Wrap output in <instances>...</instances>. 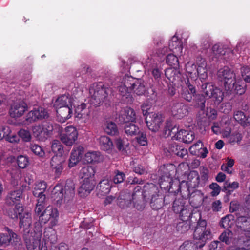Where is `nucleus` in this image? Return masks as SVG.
Wrapping results in <instances>:
<instances>
[{"label":"nucleus","instance_id":"nucleus-33","mask_svg":"<svg viewBox=\"0 0 250 250\" xmlns=\"http://www.w3.org/2000/svg\"><path fill=\"white\" fill-rule=\"evenodd\" d=\"M75 114L76 118L79 119H83L84 121L85 122L89 118L90 110L89 108L87 107V104H86L83 103L76 107L75 110Z\"/></svg>","mask_w":250,"mask_h":250},{"label":"nucleus","instance_id":"nucleus-16","mask_svg":"<svg viewBox=\"0 0 250 250\" xmlns=\"http://www.w3.org/2000/svg\"><path fill=\"white\" fill-rule=\"evenodd\" d=\"M65 160L61 156L54 155L50 160V167L54 173L55 178H59L64 169Z\"/></svg>","mask_w":250,"mask_h":250},{"label":"nucleus","instance_id":"nucleus-15","mask_svg":"<svg viewBox=\"0 0 250 250\" xmlns=\"http://www.w3.org/2000/svg\"><path fill=\"white\" fill-rule=\"evenodd\" d=\"M149 192L147 196H151L150 205L154 210L160 209L163 206V195L159 194L157 187L154 185H149Z\"/></svg>","mask_w":250,"mask_h":250},{"label":"nucleus","instance_id":"nucleus-39","mask_svg":"<svg viewBox=\"0 0 250 250\" xmlns=\"http://www.w3.org/2000/svg\"><path fill=\"white\" fill-rule=\"evenodd\" d=\"M185 181H183L182 182H180L177 180H173L170 185V187L168 188V192L171 193L174 195H176L179 192H180L181 196H182V192L184 190H185V186L184 185Z\"/></svg>","mask_w":250,"mask_h":250},{"label":"nucleus","instance_id":"nucleus-40","mask_svg":"<svg viewBox=\"0 0 250 250\" xmlns=\"http://www.w3.org/2000/svg\"><path fill=\"white\" fill-rule=\"evenodd\" d=\"M233 117L236 121L243 126L250 125V115L246 116L243 112L237 111L234 112Z\"/></svg>","mask_w":250,"mask_h":250},{"label":"nucleus","instance_id":"nucleus-14","mask_svg":"<svg viewBox=\"0 0 250 250\" xmlns=\"http://www.w3.org/2000/svg\"><path fill=\"white\" fill-rule=\"evenodd\" d=\"M182 91L181 96L186 101L191 102L194 97L196 90L195 86L192 84L188 77L181 80Z\"/></svg>","mask_w":250,"mask_h":250},{"label":"nucleus","instance_id":"nucleus-36","mask_svg":"<svg viewBox=\"0 0 250 250\" xmlns=\"http://www.w3.org/2000/svg\"><path fill=\"white\" fill-rule=\"evenodd\" d=\"M6 229L8 232V234L4 233L0 234V246L8 245L13 239L14 240L16 239V241H18V235L12 230H10L8 227Z\"/></svg>","mask_w":250,"mask_h":250},{"label":"nucleus","instance_id":"nucleus-24","mask_svg":"<svg viewBox=\"0 0 250 250\" xmlns=\"http://www.w3.org/2000/svg\"><path fill=\"white\" fill-rule=\"evenodd\" d=\"M184 198H189L190 205L194 208H198L203 204L204 195L200 190L195 189L192 190L191 193H189L188 197Z\"/></svg>","mask_w":250,"mask_h":250},{"label":"nucleus","instance_id":"nucleus-52","mask_svg":"<svg viewBox=\"0 0 250 250\" xmlns=\"http://www.w3.org/2000/svg\"><path fill=\"white\" fill-rule=\"evenodd\" d=\"M165 75L170 81L174 83L179 79L181 74L177 70L171 68L165 70Z\"/></svg>","mask_w":250,"mask_h":250},{"label":"nucleus","instance_id":"nucleus-57","mask_svg":"<svg viewBox=\"0 0 250 250\" xmlns=\"http://www.w3.org/2000/svg\"><path fill=\"white\" fill-rule=\"evenodd\" d=\"M29 148L35 155L40 157H42L44 156L45 152L44 150L38 144L31 143Z\"/></svg>","mask_w":250,"mask_h":250},{"label":"nucleus","instance_id":"nucleus-32","mask_svg":"<svg viewBox=\"0 0 250 250\" xmlns=\"http://www.w3.org/2000/svg\"><path fill=\"white\" fill-rule=\"evenodd\" d=\"M136 115L134 110L128 107H126L119 116L121 122L128 123L135 122Z\"/></svg>","mask_w":250,"mask_h":250},{"label":"nucleus","instance_id":"nucleus-22","mask_svg":"<svg viewBox=\"0 0 250 250\" xmlns=\"http://www.w3.org/2000/svg\"><path fill=\"white\" fill-rule=\"evenodd\" d=\"M47 183L44 181L36 182L32 188V193L37 199H46V195L44 194L47 188Z\"/></svg>","mask_w":250,"mask_h":250},{"label":"nucleus","instance_id":"nucleus-59","mask_svg":"<svg viewBox=\"0 0 250 250\" xmlns=\"http://www.w3.org/2000/svg\"><path fill=\"white\" fill-rule=\"evenodd\" d=\"M166 62L173 68L179 66V61L177 57L173 54H169L166 57Z\"/></svg>","mask_w":250,"mask_h":250},{"label":"nucleus","instance_id":"nucleus-47","mask_svg":"<svg viewBox=\"0 0 250 250\" xmlns=\"http://www.w3.org/2000/svg\"><path fill=\"white\" fill-rule=\"evenodd\" d=\"M247 85L243 83L242 82H236L235 80V83H234V88L232 90H226L228 93L229 94L234 90V91L237 94L240 95L244 94L246 90Z\"/></svg>","mask_w":250,"mask_h":250},{"label":"nucleus","instance_id":"nucleus-43","mask_svg":"<svg viewBox=\"0 0 250 250\" xmlns=\"http://www.w3.org/2000/svg\"><path fill=\"white\" fill-rule=\"evenodd\" d=\"M62 142L58 140H54L51 143V149L55 155L62 156L64 153L63 146Z\"/></svg>","mask_w":250,"mask_h":250},{"label":"nucleus","instance_id":"nucleus-13","mask_svg":"<svg viewBox=\"0 0 250 250\" xmlns=\"http://www.w3.org/2000/svg\"><path fill=\"white\" fill-rule=\"evenodd\" d=\"M78 133L76 128L71 125L65 127L64 132L60 134V139L62 143L71 146L77 140Z\"/></svg>","mask_w":250,"mask_h":250},{"label":"nucleus","instance_id":"nucleus-37","mask_svg":"<svg viewBox=\"0 0 250 250\" xmlns=\"http://www.w3.org/2000/svg\"><path fill=\"white\" fill-rule=\"evenodd\" d=\"M58 117H60L62 122H65L72 117L73 109L72 105L63 106L56 110Z\"/></svg>","mask_w":250,"mask_h":250},{"label":"nucleus","instance_id":"nucleus-60","mask_svg":"<svg viewBox=\"0 0 250 250\" xmlns=\"http://www.w3.org/2000/svg\"><path fill=\"white\" fill-rule=\"evenodd\" d=\"M185 207L183 199H175L173 202V210L175 213H179Z\"/></svg>","mask_w":250,"mask_h":250},{"label":"nucleus","instance_id":"nucleus-27","mask_svg":"<svg viewBox=\"0 0 250 250\" xmlns=\"http://www.w3.org/2000/svg\"><path fill=\"white\" fill-rule=\"evenodd\" d=\"M83 179L82 185L78 189V193L81 197H84L89 194L94 188L96 184L94 179Z\"/></svg>","mask_w":250,"mask_h":250},{"label":"nucleus","instance_id":"nucleus-31","mask_svg":"<svg viewBox=\"0 0 250 250\" xmlns=\"http://www.w3.org/2000/svg\"><path fill=\"white\" fill-rule=\"evenodd\" d=\"M23 190L19 189L9 193L5 199V203L7 205L11 206L16 204L17 202L20 201L22 198Z\"/></svg>","mask_w":250,"mask_h":250},{"label":"nucleus","instance_id":"nucleus-62","mask_svg":"<svg viewBox=\"0 0 250 250\" xmlns=\"http://www.w3.org/2000/svg\"><path fill=\"white\" fill-rule=\"evenodd\" d=\"M114 174L115 175L113 178L112 181L114 184H120L124 181L125 178V175L123 172L116 170L114 171Z\"/></svg>","mask_w":250,"mask_h":250},{"label":"nucleus","instance_id":"nucleus-51","mask_svg":"<svg viewBox=\"0 0 250 250\" xmlns=\"http://www.w3.org/2000/svg\"><path fill=\"white\" fill-rule=\"evenodd\" d=\"M68 103H70V99L65 95L59 97L54 103V106L56 110L63 106H70Z\"/></svg>","mask_w":250,"mask_h":250},{"label":"nucleus","instance_id":"nucleus-6","mask_svg":"<svg viewBox=\"0 0 250 250\" xmlns=\"http://www.w3.org/2000/svg\"><path fill=\"white\" fill-rule=\"evenodd\" d=\"M54 127L49 122L43 121L41 124L33 126L32 128L33 135L37 140L45 141L53 134Z\"/></svg>","mask_w":250,"mask_h":250},{"label":"nucleus","instance_id":"nucleus-18","mask_svg":"<svg viewBox=\"0 0 250 250\" xmlns=\"http://www.w3.org/2000/svg\"><path fill=\"white\" fill-rule=\"evenodd\" d=\"M170 107L172 115L178 119L184 117L188 113L187 105L177 100L172 101Z\"/></svg>","mask_w":250,"mask_h":250},{"label":"nucleus","instance_id":"nucleus-9","mask_svg":"<svg viewBox=\"0 0 250 250\" xmlns=\"http://www.w3.org/2000/svg\"><path fill=\"white\" fill-rule=\"evenodd\" d=\"M217 75L219 80L224 82L226 90L233 89L235 80V75L233 71L228 67H224L218 71Z\"/></svg>","mask_w":250,"mask_h":250},{"label":"nucleus","instance_id":"nucleus-21","mask_svg":"<svg viewBox=\"0 0 250 250\" xmlns=\"http://www.w3.org/2000/svg\"><path fill=\"white\" fill-rule=\"evenodd\" d=\"M150 120H148V115L146 118V125L149 130L152 132H156L160 127V125L163 122V117L161 114L152 113L150 115Z\"/></svg>","mask_w":250,"mask_h":250},{"label":"nucleus","instance_id":"nucleus-42","mask_svg":"<svg viewBox=\"0 0 250 250\" xmlns=\"http://www.w3.org/2000/svg\"><path fill=\"white\" fill-rule=\"evenodd\" d=\"M202 247L199 246V243L194 239L193 241H186L180 247L179 250H197Z\"/></svg>","mask_w":250,"mask_h":250},{"label":"nucleus","instance_id":"nucleus-19","mask_svg":"<svg viewBox=\"0 0 250 250\" xmlns=\"http://www.w3.org/2000/svg\"><path fill=\"white\" fill-rule=\"evenodd\" d=\"M48 117L46 110L42 107H39L30 111L26 116V121L32 123L38 120H42Z\"/></svg>","mask_w":250,"mask_h":250},{"label":"nucleus","instance_id":"nucleus-58","mask_svg":"<svg viewBox=\"0 0 250 250\" xmlns=\"http://www.w3.org/2000/svg\"><path fill=\"white\" fill-rule=\"evenodd\" d=\"M190 228V222L186 221H182L177 224L176 230L181 233H184Z\"/></svg>","mask_w":250,"mask_h":250},{"label":"nucleus","instance_id":"nucleus-3","mask_svg":"<svg viewBox=\"0 0 250 250\" xmlns=\"http://www.w3.org/2000/svg\"><path fill=\"white\" fill-rule=\"evenodd\" d=\"M199 218L193 236L194 239L199 244V246L203 247L207 240H211L212 238L210 228H207V222L204 219H201L200 213H197Z\"/></svg>","mask_w":250,"mask_h":250},{"label":"nucleus","instance_id":"nucleus-10","mask_svg":"<svg viewBox=\"0 0 250 250\" xmlns=\"http://www.w3.org/2000/svg\"><path fill=\"white\" fill-rule=\"evenodd\" d=\"M185 190L182 192V197L186 198L189 195V193L192 189L201 186L200 178L198 172L195 170L191 171L188 175V179L185 181Z\"/></svg>","mask_w":250,"mask_h":250},{"label":"nucleus","instance_id":"nucleus-5","mask_svg":"<svg viewBox=\"0 0 250 250\" xmlns=\"http://www.w3.org/2000/svg\"><path fill=\"white\" fill-rule=\"evenodd\" d=\"M172 134H174L172 138L185 144L191 143L195 138L194 133L192 131L184 129L178 131V128L175 126L171 127L167 125L165 128V135L168 137Z\"/></svg>","mask_w":250,"mask_h":250},{"label":"nucleus","instance_id":"nucleus-26","mask_svg":"<svg viewBox=\"0 0 250 250\" xmlns=\"http://www.w3.org/2000/svg\"><path fill=\"white\" fill-rule=\"evenodd\" d=\"M84 153V148L82 146H74L69 160L68 166L72 167L76 165L82 158Z\"/></svg>","mask_w":250,"mask_h":250},{"label":"nucleus","instance_id":"nucleus-11","mask_svg":"<svg viewBox=\"0 0 250 250\" xmlns=\"http://www.w3.org/2000/svg\"><path fill=\"white\" fill-rule=\"evenodd\" d=\"M111 90L106 86L104 85L102 82L94 84L92 87L89 90L92 98L96 100V102L100 104L103 102L108 95Z\"/></svg>","mask_w":250,"mask_h":250},{"label":"nucleus","instance_id":"nucleus-1","mask_svg":"<svg viewBox=\"0 0 250 250\" xmlns=\"http://www.w3.org/2000/svg\"><path fill=\"white\" fill-rule=\"evenodd\" d=\"M118 88L119 94L122 97L123 100L127 103L132 101V92L137 95H142L146 92V87L143 80L128 75L125 76Z\"/></svg>","mask_w":250,"mask_h":250},{"label":"nucleus","instance_id":"nucleus-2","mask_svg":"<svg viewBox=\"0 0 250 250\" xmlns=\"http://www.w3.org/2000/svg\"><path fill=\"white\" fill-rule=\"evenodd\" d=\"M201 88L205 95L208 98L207 105L217 107L222 102L224 94L220 88L216 87L212 83H205L202 84Z\"/></svg>","mask_w":250,"mask_h":250},{"label":"nucleus","instance_id":"nucleus-55","mask_svg":"<svg viewBox=\"0 0 250 250\" xmlns=\"http://www.w3.org/2000/svg\"><path fill=\"white\" fill-rule=\"evenodd\" d=\"M125 138L118 137L115 140V146L119 151H126L128 143Z\"/></svg>","mask_w":250,"mask_h":250},{"label":"nucleus","instance_id":"nucleus-61","mask_svg":"<svg viewBox=\"0 0 250 250\" xmlns=\"http://www.w3.org/2000/svg\"><path fill=\"white\" fill-rule=\"evenodd\" d=\"M242 139V134L238 132H235L229 135L228 141L229 144L234 145L235 143H240Z\"/></svg>","mask_w":250,"mask_h":250},{"label":"nucleus","instance_id":"nucleus-63","mask_svg":"<svg viewBox=\"0 0 250 250\" xmlns=\"http://www.w3.org/2000/svg\"><path fill=\"white\" fill-rule=\"evenodd\" d=\"M17 163L18 167L21 168H25L29 163L28 158L24 156L20 155L18 157Z\"/></svg>","mask_w":250,"mask_h":250},{"label":"nucleus","instance_id":"nucleus-8","mask_svg":"<svg viewBox=\"0 0 250 250\" xmlns=\"http://www.w3.org/2000/svg\"><path fill=\"white\" fill-rule=\"evenodd\" d=\"M160 170L163 172V175L159 180L160 186L161 188L168 191L173 180L172 176L176 171V167L172 164H167L161 167Z\"/></svg>","mask_w":250,"mask_h":250},{"label":"nucleus","instance_id":"nucleus-30","mask_svg":"<svg viewBox=\"0 0 250 250\" xmlns=\"http://www.w3.org/2000/svg\"><path fill=\"white\" fill-rule=\"evenodd\" d=\"M183 42L176 35L173 36L169 42V49L173 53L181 55L183 50Z\"/></svg>","mask_w":250,"mask_h":250},{"label":"nucleus","instance_id":"nucleus-49","mask_svg":"<svg viewBox=\"0 0 250 250\" xmlns=\"http://www.w3.org/2000/svg\"><path fill=\"white\" fill-rule=\"evenodd\" d=\"M245 210V207L243 208L237 201H232L230 203L229 211L231 213L236 212V214L238 216L241 214H243Z\"/></svg>","mask_w":250,"mask_h":250},{"label":"nucleus","instance_id":"nucleus-50","mask_svg":"<svg viewBox=\"0 0 250 250\" xmlns=\"http://www.w3.org/2000/svg\"><path fill=\"white\" fill-rule=\"evenodd\" d=\"M235 245L239 246L236 247L233 250H250V238L243 236L241 238V241Z\"/></svg>","mask_w":250,"mask_h":250},{"label":"nucleus","instance_id":"nucleus-56","mask_svg":"<svg viewBox=\"0 0 250 250\" xmlns=\"http://www.w3.org/2000/svg\"><path fill=\"white\" fill-rule=\"evenodd\" d=\"M46 199H37V204L35 208V213L36 216H38L39 219L42 216V214L44 210L45 207V202Z\"/></svg>","mask_w":250,"mask_h":250},{"label":"nucleus","instance_id":"nucleus-34","mask_svg":"<svg viewBox=\"0 0 250 250\" xmlns=\"http://www.w3.org/2000/svg\"><path fill=\"white\" fill-rule=\"evenodd\" d=\"M112 181L108 178H104L99 183L97 188L98 194L100 196H105L108 194L111 190Z\"/></svg>","mask_w":250,"mask_h":250},{"label":"nucleus","instance_id":"nucleus-38","mask_svg":"<svg viewBox=\"0 0 250 250\" xmlns=\"http://www.w3.org/2000/svg\"><path fill=\"white\" fill-rule=\"evenodd\" d=\"M95 173V167L87 165L81 168L79 175L81 179H94Z\"/></svg>","mask_w":250,"mask_h":250},{"label":"nucleus","instance_id":"nucleus-20","mask_svg":"<svg viewBox=\"0 0 250 250\" xmlns=\"http://www.w3.org/2000/svg\"><path fill=\"white\" fill-rule=\"evenodd\" d=\"M32 224V218L30 213L23 211L20 217L19 227L23 235L29 233L30 227Z\"/></svg>","mask_w":250,"mask_h":250},{"label":"nucleus","instance_id":"nucleus-54","mask_svg":"<svg viewBox=\"0 0 250 250\" xmlns=\"http://www.w3.org/2000/svg\"><path fill=\"white\" fill-rule=\"evenodd\" d=\"M179 213L181 221L188 222L192 218L193 214L192 209L190 208L187 207H185Z\"/></svg>","mask_w":250,"mask_h":250},{"label":"nucleus","instance_id":"nucleus-46","mask_svg":"<svg viewBox=\"0 0 250 250\" xmlns=\"http://www.w3.org/2000/svg\"><path fill=\"white\" fill-rule=\"evenodd\" d=\"M104 130L107 134L114 136L118 133V129L116 124L112 122H106L104 124Z\"/></svg>","mask_w":250,"mask_h":250},{"label":"nucleus","instance_id":"nucleus-4","mask_svg":"<svg viewBox=\"0 0 250 250\" xmlns=\"http://www.w3.org/2000/svg\"><path fill=\"white\" fill-rule=\"evenodd\" d=\"M145 197L140 194L138 196H131L129 193H127L119 196L118 204L122 208L133 207L138 210H142L145 208Z\"/></svg>","mask_w":250,"mask_h":250},{"label":"nucleus","instance_id":"nucleus-17","mask_svg":"<svg viewBox=\"0 0 250 250\" xmlns=\"http://www.w3.org/2000/svg\"><path fill=\"white\" fill-rule=\"evenodd\" d=\"M236 226L245 232V236L250 235V213L244 210L243 214L238 215L236 219Z\"/></svg>","mask_w":250,"mask_h":250},{"label":"nucleus","instance_id":"nucleus-28","mask_svg":"<svg viewBox=\"0 0 250 250\" xmlns=\"http://www.w3.org/2000/svg\"><path fill=\"white\" fill-rule=\"evenodd\" d=\"M99 144L101 150L108 154H111L114 149V144L110 137L103 135L98 139Z\"/></svg>","mask_w":250,"mask_h":250},{"label":"nucleus","instance_id":"nucleus-44","mask_svg":"<svg viewBox=\"0 0 250 250\" xmlns=\"http://www.w3.org/2000/svg\"><path fill=\"white\" fill-rule=\"evenodd\" d=\"M206 99L203 94H195L194 99V106L204 111L205 108Z\"/></svg>","mask_w":250,"mask_h":250},{"label":"nucleus","instance_id":"nucleus-45","mask_svg":"<svg viewBox=\"0 0 250 250\" xmlns=\"http://www.w3.org/2000/svg\"><path fill=\"white\" fill-rule=\"evenodd\" d=\"M125 133L127 135L135 136L139 133V128L132 122L125 123L124 126Z\"/></svg>","mask_w":250,"mask_h":250},{"label":"nucleus","instance_id":"nucleus-12","mask_svg":"<svg viewBox=\"0 0 250 250\" xmlns=\"http://www.w3.org/2000/svg\"><path fill=\"white\" fill-rule=\"evenodd\" d=\"M39 221L42 224H46L50 221V226L53 227L58 223L59 212L57 208L48 206L43 211Z\"/></svg>","mask_w":250,"mask_h":250},{"label":"nucleus","instance_id":"nucleus-25","mask_svg":"<svg viewBox=\"0 0 250 250\" xmlns=\"http://www.w3.org/2000/svg\"><path fill=\"white\" fill-rule=\"evenodd\" d=\"M27 109V104L23 102L15 103L10 108L9 114L13 118H18L21 116Z\"/></svg>","mask_w":250,"mask_h":250},{"label":"nucleus","instance_id":"nucleus-48","mask_svg":"<svg viewBox=\"0 0 250 250\" xmlns=\"http://www.w3.org/2000/svg\"><path fill=\"white\" fill-rule=\"evenodd\" d=\"M149 184L146 185L144 187V189H142V187L139 186H137L134 188L133 193L132 194L131 196H138L140 194L141 196H147L148 193L149 192V188L150 186ZM151 185H152V184Z\"/></svg>","mask_w":250,"mask_h":250},{"label":"nucleus","instance_id":"nucleus-7","mask_svg":"<svg viewBox=\"0 0 250 250\" xmlns=\"http://www.w3.org/2000/svg\"><path fill=\"white\" fill-rule=\"evenodd\" d=\"M54 197L57 199V201L60 202L63 198L68 200L73 198L75 193V186L74 181L68 179L66 181L64 189L60 186H56L54 189Z\"/></svg>","mask_w":250,"mask_h":250},{"label":"nucleus","instance_id":"nucleus-64","mask_svg":"<svg viewBox=\"0 0 250 250\" xmlns=\"http://www.w3.org/2000/svg\"><path fill=\"white\" fill-rule=\"evenodd\" d=\"M241 75L246 83H250V67H243L241 69Z\"/></svg>","mask_w":250,"mask_h":250},{"label":"nucleus","instance_id":"nucleus-41","mask_svg":"<svg viewBox=\"0 0 250 250\" xmlns=\"http://www.w3.org/2000/svg\"><path fill=\"white\" fill-rule=\"evenodd\" d=\"M102 160L103 157L99 151L88 152L85 154L84 160L87 163H99Z\"/></svg>","mask_w":250,"mask_h":250},{"label":"nucleus","instance_id":"nucleus-53","mask_svg":"<svg viewBox=\"0 0 250 250\" xmlns=\"http://www.w3.org/2000/svg\"><path fill=\"white\" fill-rule=\"evenodd\" d=\"M239 186V184L238 182L229 183V181H226L224 183L222 191L230 194L235 189L238 188Z\"/></svg>","mask_w":250,"mask_h":250},{"label":"nucleus","instance_id":"nucleus-29","mask_svg":"<svg viewBox=\"0 0 250 250\" xmlns=\"http://www.w3.org/2000/svg\"><path fill=\"white\" fill-rule=\"evenodd\" d=\"M27 250H40L41 240L38 237H35L29 233L23 235Z\"/></svg>","mask_w":250,"mask_h":250},{"label":"nucleus","instance_id":"nucleus-35","mask_svg":"<svg viewBox=\"0 0 250 250\" xmlns=\"http://www.w3.org/2000/svg\"><path fill=\"white\" fill-rule=\"evenodd\" d=\"M23 210L24 208L22 204L18 203L15 205L14 207H10L7 208L6 213L10 218L17 219L18 216L20 217Z\"/></svg>","mask_w":250,"mask_h":250},{"label":"nucleus","instance_id":"nucleus-23","mask_svg":"<svg viewBox=\"0 0 250 250\" xmlns=\"http://www.w3.org/2000/svg\"><path fill=\"white\" fill-rule=\"evenodd\" d=\"M243 236L234 237V233L229 229H226L219 236V239L221 242L225 243L227 245H233L239 243Z\"/></svg>","mask_w":250,"mask_h":250}]
</instances>
